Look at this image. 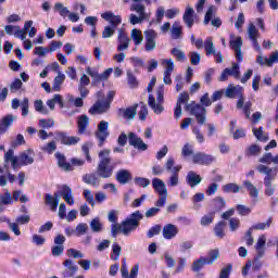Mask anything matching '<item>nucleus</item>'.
<instances>
[{
	"mask_svg": "<svg viewBox=\"0 0 278 278\" xmlns=\"http://www.w3.org/2000/svg\"><path fill=\"white\" fill-rule=\"evenodd\" d=\"M142 218H144V215H142L140 211H136L121 224H112V238H116L118 233H123V236H129L131 231H136L140 227V220H142Z\"/></svg>",
	"mask_w": 278,
	"mask_h": 278,
	"instance_id": "nucleus-1",
	"label": "nucleus"
},
{
	"mask_svg": "<svg viewBox=\"0 0 278 278\" xmlns=\"http://www.w3.org/2000/svg\"><path fill=\"white\" fill-rule=\"evenodd\" d=\"M34 155L33 150H25L15 156L14 150L11 149L4 153V162H11L13 170H18L22 166L34 164Z\"/></svg>",
	"mask_w": 278,
	"mask_h": 278,
	"instance_id": "nucleus-2",
	"label": "nucleus"
},
{
	"mask_svg": "<svg viewBox=\"0 0 278 278\" xmlns=\"http://www.w3.org/2000/svg\"><path fill=\"white\" fill-rule=\"evenodd\" d=\"M61 197L64 199L67 205L75 204V200L73 199V190L71 187H68V185H63L61 186L60 191L54 193V197L49 193L46 194V205H49L52 212H56Z\"/></svg>",
	"mask_w": 278,
	"mask_h": 278,
	"instance_id": "nucleus-3",
	"label": "nucleus"
},
{
	"mask_svg": "<svg viewBox=\"0 0 278 278\" xmlns=\"http://www.w3.org/2000/svg\"><path fill=\"white\" fill-rule=\"evenodd\" d=\"M110 150H102L99 152V164L97 166L98 176L102 179H110L112 175H114V169L116 168V164H112V157H110Z\"/></svg>",
	"mask_w": 278,
	"mask_h": 278,
	"instance_id": "nucleus-4",
	"label": "nucleus"
},
{
	"mask_svg": "<svg viewBox=\"0 0 278 278\" xmlns=\"http://www.w3.org/2000/svg\"><path fill=\"white\" fill-rule=\"evenodd\" d=\"M255 169L261 175H265L264 186H265V194L266 197H273L275 194V187H273V181H275L278 173L277 167H269L268 165L258 164Z\"/></svg>",
	"mask_w": 278,
	"mask_h": 278,
	"instance_id": "nucleus-5",
	"label": "nucleus"
},
{
	"mask_svg": "<svg viewBox=\"0 0 278 278\" xmlns=\"http://www.w3.org/2000/svg\"><path fill=\"white\" fill-rule=\"evenodd\" d=\"M185 110L186 112H189L191 116L195 117L198 125H205V122L207 121V109H205V106L191 101L186 104Z\"/></svg>",
	"mask_w": 278,
	"mask_h": 278,
	"instance_id": "nucleus-6",
	"label": "nucleus"
},
{
	"mask_svg": "<svg viewBox=\"0 0 278 278\" xmlns=\"http://www.w3.org/2000/svg\"><path fill=\"white\" fill-rule=\"evenodd\" d=\"M130 12H137L136 14H130L129 23L130 25H140L144 21H149V14H147V7L140 2H135L130 5Z\"/></svg>",
	"mask_w": 278,
	"mask_h": 278,
	"instance_id": "nucleus-7",
	"label": "nucleus"
},
{
	"mask_svg": "<svg viewBox=\"0 0 278 278\" xmlns=\"http://www.w3.org/2000/svg\"><path fill=\"white\" fill-rule=\"evenodd\" d=\"M33 25H34V21L25 22L23 29H21V26L7 25L4 27V31L9 36H15V38H21V40H26L27 31H29V28L33 27Z\"/></svg>",
	"mask_w": 278,
	"mask_h": 278,
	"instance_id": "nucleus-8",
	"label": "nucleus"
},
{
	"mask_svg": "<svg viewBox=\"0 0 278 278\" xmlns=\"http://www.w3.org/2000/svg\"><path fill=\"white\" fill-rule=\"evenodd\" d=\"M110 123H108L106 121H101L98 124V128L94 131V137L98 140V146L99 147H103V144H105V140H108V137L110 136Z\"/></svg>",
	"mask_w": 278,
	"mask_h": 278,
	"instance_id": "nucleus-9",
	"label": "nucleus"
},
{
	"mask_svg": "<svg viewBox=\"0 0 278 278\" xmlns=\"http://www.w3.org/2000/svg\"><path fill=\"white\" fill-rule=\"evenodd\" d=\"M77 270H79V266H77L75 261L66 258L63 262V270L61 271V275L63 278H72L74 275H77Z\"/></svg>",
	"mask_w": 278,
	"mask_h": 278,
	"instance_id": "nucleus-10",
	"label": "nucleus"
},
{
	"mask_svg": "<svg viewBox=\"0 0 278 278\" xmlns=\"http://www.w3.org/2000/svg\"><path fill=\"white\" fill-rule=\"evenodd\" d=\"M216 7L215 5H211L205 15H204V25H211L213 27H220L223 25V21H220V17H214L216 14Z\"/></svg>",
	"mask_w": 278,
	"mask_h": 278,
	"instance_id": "nucleus-11",
	"label": "nucleus"
},
{
	"mask_svg": "<svg viewBox=\"0 0 278 278\" xmlns=\"http://www.w3.org/2000/svg\"><path fill=\"white\" fill-rule=\"evenodd\" d=\"M213 162H216V157L212 154H205V152H197L192 156V163L200 164V166H210Z\"/></svg>",
	"mask_w": 278,
	"mask_h": 278,
	"instance_id": "nucleus-12",
	"label": "nucleus"
},
{
	"mask_svg": "<svg viewBox=\"0 0 278 278\" xmlns=\"http://www.w3.org/2000/svg\"><path fill=\"white\" fill-rule=\"evenodd\" d=\"M66 242V237L64 235H56L54 237V247L51 248V253L53 257H60L64 253V243Z\"/></svg>",
	"mask_w": 278,
	"mask_h": 278,
	"instance_id": "nucleus-13",
	"label": "nucleus"
},
{
	"mask_svg": "<svg viewBox=\"0 0 278 278\" xmlns=\"http://www.w3.org/2000/svg\"><path fill=\"white\" fill-rule=\"evenodd\" d=\"M248 38L251 40L254 49L256 51H262V46H260V41L257 39L260 38V30L255 27V24L251 23L248 26Z\"/></svg>",
	"mask_w": 278,
	"mask_h": 278,
	"instance_id": "nucleus-14",
	"label": "nucleus"
},
{
	"mask_svg": "<svg viewBox=\"0 0 278 278\" xmlns=\"http://www.w3.org/2000/svg\"><path fill=\"white\" fill-rule=\"evenodd\" d=\"M128 142L130 147H134L138 151H147V149H149V146L144 143L142 138L138 137L135 132L128 134Z\"/></svg>",
	"mask_w": 278,
	"mask_h": 278,
	"instance_id": "nucleus-15",
	"label": "nucleus"
},
{
	"mask_svg": "<svg viewBox=\"0 0 278 278\" xmlns=\"http://www.w3.org/2000/svg\"><path fill=\"white\" fill-rule=\"evenodd\" d=\"M110 102H105V100L101 101L98 100L90 109L89 114L94 116V114H105L106 112H110Z\"/></svg>",
	"mask_w": 278,
	"mask_h": 278,
	"instance_id": "nucleus-16",
	"label": "nucleus"
},
{
	"mask_svg": "<svg viewBox=\"0 0 278 278\" xmlns=\"http://www.w3.org/2000/svg\"><path fill=\"white\" fill-rule=\"evenodd\" d=\"M146 36V51H153L156 47L157 43L155 42L157 38V33L153 29H149L144 31Z\"/></svg>",
	"mask_w": 278,
	"mask_h": 278,
	"instance_id": "nucleus-17",
	"label": "nucleus"
},
{
	"mask_svg": "<svg viewBox=\"0 0 278 278\" xmlns=\"http://www.w3.org/2000/svg\"><path fill=\"white\" fill-rule=\"evenodd\" d=\"M188 101H190V94H188V91L181 92L176 102V109L174 111L175 118L181 117V103H186V105H188Z\"/></svg>",
	"mask_w": 278,
	"mask_h": 278,
	"instance_id": "nucleus-18",
	"label": "nucleus"
},
{
	"mask_svg": "<svg viewBox=\"0 0 278 278\" xmlns=\"http://www.w3.org/2000/svg\"><path fill=\"white\" fill-rule=\"evenodd\" d=\"M137 114H138V104H134L132 106L118 110V115L125 118L126 121H134Z\"/></svg>",
	"mask_w": 278,
	"mask_h": 278,
	"instance_id": "nucleus-19",
	"label": "nucleus"
},
{
	"mask_svg": "<svg viewBox=\"0 0 278 278\" xmlns=\"http://www.w3.org/2000/svg\"><path fill=\"white\" fill-rule=\"evenodd\" d=\"M101 16L104 21H108V23L111 25L110 27H113L114 29H116V27L123 23L121 15H114L112 11L104 12L101 14Z\"/></svg>",
	"mask_w": 278,
	"mask_h": 278,
	"instance_id": "nucleus-20",
	"label": "nucleus"
},
{
	"mask_svg": "<svg viewBox=\"0 0 278 278\" xmlns=\"http://www.w3.org/2000/svg\"><path fill=\"white\" fill-rule=\"evenodd\" d=\"M56 136V140H59L61 142V144H65V146H73V144H77V142H79V137H71L67 136L66 132H62V131H56L55 132Z\"/></svg>",
	"mask_w": 278,
	"mask_h": 278,
	"instance_id": "nucleus-21",
	"label": "nucleus"
},
{
	"mask_svg": "<svg viewBox=\"0 0 278 278\" xmlns=\"http://www.w3.org/2000/svg\"><path fill=\"white\" fill-rule=\"evenodd\" d=\"M230 48L235 51L236 59L238 62H242V37H237L235 40H230Z\"/></svg>",
	"mask_w": 278,
	"mask_h": 278,
	"instance_id": "nucleus-22",
	"label": "nucleus"
},
{
	"mask_svg": "<svg viewBox=\"0 0 278 278\" xmlns=\"http://www.w3.org/2000/svg\"><path fill=\"white\" fill-rule=\"evenodd\" d=\"M138 270H139V266L135 265L131 267L130 274H129V270L127 269V262L125 261V258L122 261L121 273L123 278H137Z\"/></svg>",
	"mask_w": 278,
	"mask_h": 278,
	"instance_id": "nucleus-23",
	"label": "nucleus"
},
{
	"mask_svg": "<svg viewBox=\"0 0 278 278\" xmlns=\"http://www.w3.org/2000/svg\"><path fill=\"white\" fill-rule=\"evenodd\" d=\"M152 187L160 197H168V190L166 189V184H164V180L154 178L152 180Z\"/></svg>",
	"mask_w": 278,
	"mask_h": 278,
	"instance_id": "nucleus-24",
	"label": "nucleus"
},
{
	"mask_svg": "<svg viewBox=\"0 0 278 278\" xmlns=\"http://www.w3.org/2000/svg\"><path fill=\"white\" fill-rule=\"evenodd\" d=\"M182 21L185 25H187L188 29H192V25H194V9L190 5L186 8Z\"/></svg>",
	"mask_w": 278,
	"mask_h": 278,
	"instance_id": "nucleus-25",
	"label": "nucleus"
},
{
	"mask_svg": "<svg viewBox=\"0 0 278 278\" xmlns=\"http://www.w3.org/2000/svg\"><path fill=\"white\" fill-rule=\"evenodd\" d=\"M177 233H179V228L173 224H167L163 227V238L165 240H173Z\"/></svg>",
	"mask_w": 278,
	"mask_h": 278,
	"instance_id": "nucleus-26",
	"label": "nucleus"
},
{
	"mask_svg": "<svg viewBox=\"0 0 278 278\" xmlns=\"http://www.w3.org/2000/svg\"><path fill=\"white\" fill-rule=\"evenodd\" d=\"M224 92L227 99H236V97H242V87L240 85H229Z\"/></svg>",
	"mask_w": 278,
	"mask_h": 278,
	"instance_id": "nucleus-27",
	"label": "nucleus"
},
{
	"mask_svg": "<svg viewBox=\"0 0 278 278\" xmlns=\"http://www.w3.org/2000/svg\"><path fill=\"white\" fill-rule=\"evenodd\" d=\"M99 177L100 176L97 173L85 174L83 176V181L88 186H93L94 188H98L99 184H101V179Z\"/></svg>",
	"mask_w": 278,
	"mask_h": 278,
	"instance_id": "nucleus-28",
	"label": "nucleus"
},
{
	"mask_svg": "<svg viewBox=\"0 0 278 278\" xmlns=\"http://www.w3.org/2000/svg\"><path fill=\"white\" fill-rule=\"evenodd\" d=\"M256 255L258 258L264 257L266 253V235H261L255 244Z\"/></svg>",
	"mask_w": 278,
	"mask_h": 278,
	"instance_id": "nucleus-29",
	"label": "nucleus"
},
{
	"mask_svg": "<svg viewBox=\"0 0 278 278\" xmlns=\"http://www.w3.org/2000/svg\"><path fill=\"white\" fill-rule=\"evenodd\" d=\"M12 203H14V199L9 190H5L4 193H0V212H5V206L12 205Z\"/></svg>",
	"mask_w": 278,
	"mask_h": 278,
	"instance_id": "nucleus-30",
	"label": "nucleus"
},
{
	"mask_svg": "<svg viewBox=\"0 0 278 278\" xmlns=\"http://www.w3.org/2000/svg\"><path fill=\"white\" fill-rule=\"evenodd\" d=\"M186 181L190 188H195V186H199L201 181H203V178H201V175H198L193 170H190L186 176Z\"/></svg>",
	"mask_w": 278,
	"mask_h": 278,
	"instance_id": "nucleus-31",
	"label": "nucleus"
},
{
	"mask_svg": "<svg viewBox=\"0 0 278 278\" xmlns=\"http://www.w3.org/2000/svg\"><path fill=\"white\" fill-rule=\"evenodd\" d=\"M130 39L125 31L119 30L117 51H127L129 49Z\"/></svg>",
	"mask_w": 278,
	"mask_h": 278,
	"instance_id": "nucleus-32",
	"label": "nucleus"
},
{
	"mask_svg": "<svg viewBox=\"0 0 278 278\" xmlns=\"http://www.w3.org/2000/svg\"><path fill=\"white\" fill-rule=\"evenodd\" d=\"M148 105L149 108H151V110L154 112V114H162V112H164V104L160 103V102H155V97H153V94H149L148 98Z\"/></svg>",
	"mask_w": 278,
	"mask_h": 278,
	"instance_id": "nucleus-33",
	"label": "nucleus"
},
{
	"mask_svg": "<svg viewBox=\"0 0 278 278\" xmlns=\"http://www.w3.org/2000/svg\"><path fill=\"white\" fill-rule=\"evenodd\" d=\"M16 121V116L9 114L5 115L0 122V134H5L9 127H12V123Z\"/></svg>",
	"mask_w": 278,
	"mask_h": 278,
	"instance_id": "nucleus-34",
	"label": "nucleus"
},
{
	"mask_svg": "<svg viewBox=\"0 0 278 278\" xmlns=\"http://www.w3.org/2000/svg\"><path fill=\"white\" fill-rule=\"evenodd\" d=\"M130 179H131V172H129L128 169H119L116 173V180L122 186H125V184H129Z\"/></svg>",
	"mask_w": 278,
	"mask_h": 278,
	"instance_id": "nucleus-35",
	"label": "nucleus"
},
{
	"mask_svg": "<svg viewBox=\"0 0 278 278\" xmlns=\"http://www.w3.org/2000/svg\"><path fill=\"white\" fill-rule=\"evenodd\" d=\"M182 30H184V27L181 26V22L179 21L174 22L170 29V36L173 40H179V38H181Z\"/></svg>",
	"mask_w": 278,
	"mask_h": 278,
	"instance_id": "nucleus-36",
	"label": "nucleus"
},
{
	"mask_svg": "<svg viewBox=\"0 0 278 278\" xmlns=\"http://www.w3.org/2000/svg\"><path fill=\"white\" fill-rule=\"evenodd\" d=\"M55 157L60 168L66 172L73 170V166H71V163L66 162V156H64V154L56 152Z\"/></svg>",
	"mask_w": 278,
	"mask_h": 278,
	"instance_id": "nucleus-37",
	"label": "nucleus"
},
{
	"mask_svg": "<svg viewBox=\"0 0 278 278\" xmlns=\"http://www.w3.org/2000/svg\"><path fill=\"white\" fill-rule=\"evenodd\" d=\"M89 124L90 118H88V115H80L77 121L78 134H86Z\"/></svg>",
	"mask_w": 278,
	"mask_h": 278,
	"instance_id": "nucleus-38",
	"label": "nucleus"
},
{
	"mask_svg": "<svg viewBox=\"0 0 278 278\" xmlns=\"http://www.w3.org/2000/svg\"><path fill=\"white\" fill-rule=\"evenodd\" d=\"M258 162L261 164H267L270 165V164H276L278 165V154L276 156H273V153L268 152V153H265L263 154V156L258 160Z\"/></svg>",
	"mask_w": 278,
	"mask_h": 278,
	"instance_id": "nucleus-39",
	"label": "nucleus"
},
{
	"mask_svg": "<svg viewBox=\"0 0 278 278\" xmlns=\"http://www.w3.org/2000/svg\"><path fill=\"white\" fill-rule=\"evenodd\" d=\"M243 186L252 199H257L260 197V190H257V187H255V185H253L251 181L244 180Z\"/></svg>",
	"mask_w": 278,
	"mask_h": 278,
	"instance_id": "nucleus-40",
	"label": "nucleus"
},
{
	"mask_svg": "<svg viewBox=\"0 0 278 278\" xmlns=\"http://www.w3.org/2000/svg\"><path fill=\"white\" fill-rule=\"evenodd\" d=\"M89 227L93 233H101L103 231V223H101V218L99 217L91 219Z\"/></svg>",
	"mask_w": 278,
	"mask_h": 278,
	"instance_id": "nucleus-41",
	"label": "nucleus"
},
{
	"mask_svg": "<svg viewBox=\"0 0 278 278\" xmlns=\"http://www.w3.org/2000/svg\"><path fill=\"white\" fill-rule=\"evenodd\" d=\"M260 153H262V148L256 143L251 144L245 150V156L247 157H255V156L260 155Z\"/></svg>",
	"mask_w": 278,
	"mask_h": 278,
	"instance_id": "nucleus-42",
	"label": "nucleus"
},
{
	"mask_svg": "<svg viewBox=\"0 0 278 278\" xmlns=\"http://www.w3.org/2000/svg\"><path fill=\"white\" fill-rule=\"evenodd\" d=\"M64 79H66V75L59 72L52 85V89L54 90V92H60L61 87L64 84Z\"/></svg>",
	"mask_w": 278,
	"mask_h": 278,
	"instance_id": "nucleus-43",
	"label": "nucleus"
},
{
	"mask_svg": "<svg viewBox=\"0 0 278 278\" xmlns=\"http://www.w3.org/2000/svg\"><path fill=\"white\" fill-rule=\"evenodd\" d=\"M226 227H227V223L226 222H219L214 227L215 236L217 238H219L220 240H223V238H225V228Z\"/></svg>",
	"mask_w": 278,
	"mask_h": 278,
	"instance_id": "nucleus-44",
	"label": "nucleus"
},
{
	"mask_svg": "<svg viewBox=\"0 0 278 278\" xmlns=\"http://www.w3.org/2000/svg\"><path fill=\"white\" fill-rule=\"evenodd\" d=\"M126 77H127L129 88H138L139 86L138 78L136 77L134 72H131V70H127Z\"/></svg>",
	"mask_w": 278,
	"mask_h": 278,
	"instance_id": "nucleus-45",
	"label": "nucleus"
},
{
	"mask_svg": "<svg viewBox=\"0 0 278 278\" xmlns=\"http://www.w3.org/2000/svg\"><path fill=\"white\" fill-rule=\"evenodd\" d=\"M216 216V212H210L206 215H204L201 220H200V225H202V227H207L210 225H212V223H214V217Z\"/></svg>",
	"mask_w": 278,
	"mask_h": 278,
	"instance_id": "nucleus-46",
	"label": "nucleus"
},
{
	"mask_svg": "<svg viewBox=\"0 0 278 278\" xmlns=\"http://www.w3.org/2000/svg\"><path fill=\"white\" fill-rule=\"evenodd\" d=\"M54 11L59 12V14H60V16H62V18H66V16L68 14H71V11L68 10V8L64 7V4L61 2H56L54 4Z\"/></svg>",
	"mask_w": 278,
	"mask_h": 278,
	"instance_id": "nucleus-47",
	"label": "nucleus"
},
{
	"mask_svg": "<svg viewBox=\"0 0 278 278\" xmlns=\"http://www.w3.org/2000/svg\"><path fill=\"white\" fill-rule=\"evenodd\" d=\"M204 49H205L206 55H214L216 48L214 47V41L212 40V37L206 38L204 42Z\"/></svg>",
	"mask_w": 278,
	"mask_h": 278,
	"instance_id": "nucleus-48",
	"label": "nucleus"
},
{
	"mask_svg": "<svg viewBox=\"0 0 278 278\" xmlns=\"http://www.w3.org/2000/svg\"><path fill=\"white\" fill-rule=\"evenodd\" d=\"M270 225H273V217H269L266 223H258L250 227V229L253 230H261L264 231V229L270 228Z\"/></svg>",
	"mask_w": 278,
	"mask_h": 278,
	"instance_id": "nucleus-49",
	"label": "nucleus"
},
{
	"mask_svg": "<svg viewBox=\"0 0 278 278\" xmlns=\"http://www.w3.org/2000/svg\"><path fill=\"white\" fill-rule=\"evenodd\" d=\"M205 264H207V258L202 256L193 262L191 270H193V273H199Z\"/></svg>",
	"mask_w": 278,
	"mask_h": 278,
	"instance_id": "nucleus-50",
	"label": "nucleus"
},
{
	"mask_svg": "<svg viewBox=\"0 0 278 278\" xmlns=\"http://www.w3.org/2000/svg\"><path fill=\"white\" fill-rule=\"evenodd\" d=\"M130 38L134 40L135 45H142V40H144V38L142 37V31L138 30L137 28H134L131 30V35Z\"/></svg>",
	"mask_w": 278,
	"mask_h": 278,
	"instance_id": "nucleus-51",
	"label": "nucleus"
},
{
	"mask_svg": "<svg viewBox=\"0 0 278 278\" xmlns=\"http://www.w3.org/2000/svg\"><path fill=\"white\" fill-rule=\"evenodd\" d=\"M223 191L227 192V193L236 194V193L240 192V186H238L233 182H229V184H226L225 186H223Z\"/></svg>",
	"mask_w": 278,
	"mask_h": 278,
	"instance_id": "nucleus-52",
	"label": "nucleus"
},
{
	"mask_svg": "<svg viewBox=\"0 0 278 278\" xmlns=\"http://www.w3.org/2000/svg\"><path fill=\"white\" fill-rule=\"evenodd\" d=\"M56 149H58V143H55L54 140L41 147V151H43V153H48L49 155H51L54 151H56Z\"/></svg>",
	"mask_w": 278,
	"mask_h": 278,
	"instance_id": "nucleus-53",
	"label": "nucleus"
},
{
	"mask_svg": "<svg viewBox=\"0 0 278 278\" xmlns=\"http://www.w3.org/2000/svg\"><path fill=\"white\" fill-rule=\"evenodd\" d=\"M218 257H220V252L218 250H211L208 252V257L206 258V264H214V262H216V260H218Z\"/></svg>",
	"mask_w": 278,
	"mask_h": 278,
	"instance_id": "nucleus-54",
	"label": "nucleus"
},
{
	"mask_svg": "<svg viewBox=\"0 0 278 278\" xmlns=\"http://www.w3.org/2000/svg\"><path fill=\"white\" fill-rule=\"evenodd\" d=\"M162 65L165 67L164 73H173L175 71V63L173 59H164Z\"/></svg>",
	"mask_w": 278,
	"mask_h": 278,
	"instance_id": "nucleus-55",
	"label": "nucleus"
},
{
	"mask_svg": "<svg viewBox=\"0 0 278 278\" xmlns=\"http://www.w3.org/2000/svg\"><path fill=\"white\" fill-rule=\"evenodd\" d=\"M228 75L235 77V79H240V65L238 63H232V67H228Z\"/></svg>",
	"mask_w": 278,
	"mask_h": 278,
	"instance_id": "nucleus-56",
	"label": "nucleus"
},
{
	"mask_svg": "<svg viewBox=\"0 0 278 278\" xmlns=\"http://www.w3.org/2000/svg\"><path fill=\"white\" fill-rule=\"evenodd\" d=\"M181 155H182V157H190V155L193 156L194 155V148L192 146H190V143H186L182 147Z\"/></svg>",
	"mask_w": 278,
	"mask_h": 278,
	"instance_id": "nucleus-57",
	"label": "nucleus"
},
{
	"mask_svg": "<svg viewBox=\"0 0 278 278\" xmlns=\"http://www.w3.org/2000/svg\"><path fill=\"white\" fill-rule=\"evenodd\" d=\"M34 108L36 112H39L40 114H49V110L45 108L42 100H36L34 103Z\"/></svg>",
	"mask_w": 278,
	"mask_h": 278,
	"instance_id": "nucleus-58",
	"label": "nucleus"
},
{
	"mask_svg": "<svg viewBox=\"0 0 278 278\" xmlns=\"http://www.w3.org/2000/svg\"><path fill=\"white\" fill-rule=\"evenodd\" d=\"M135 184L136 186H139V188H147L148 186H151V180L144 177H136Z\"/></svg>",
	"mask_w": 278,
	"mask_h": 278,
	"instance_id": "nucleus-59",
	"label": "nucleus"
},
{
	"mask_svg": "<svg viewBox=\"0 0 278 278\" xmlns=\"http://www.w3.org/2000/svg\"><path fill=\"white\" fill-rule=\"evenodd\" d=\"M76 236H85V233H88V224L80 223L76 226L75 230Z\"/></svg>",
	"mask_w": 278,
	"mask_h": 278,
	"instance_id": "nucleus-60",
	"label": "nucleus"
},
{
	"mask_svg": "<svg viewBox=\"0 0 278 278\" xmlns=\"http://www.w3.org/2000/svg\"><path fill=\"white\" fill-rule=\"evenodd\" d=\"M161 231H162V225L157 224L148 230L147 236L148 238H153L154 236H160Z\"/></svg>",
	"mask_w": 278,
	"mask_h": 278,
	"instance_id": "nucleus-61",
	"label": "nucleus"
},
{
	"mask_svg": "<svg viewBox=\"0 0 278 278\" xmlns=\"http://www.w3.org/2000/svg\"><path fill=\"white\" fill-rule=\"evenodd\" d=\"M213 203L217 212H220V210H223V207H225L226 205L225 199H223L222 197H216L215 199H213Z\"/></svg>",
	"mask_w": 278,
	"mask_h": 278,
	"instance_id": "nucleus-62",
	"label": "nucleus"
},
{
	"mask_svg": "<svg viewBox=\"0 0 278 278\" xmlns=\"http://www.w3.org/2000/svg\"><path fill=\"white\" fill-rule=\"evenodd\" d=\"M266 66H273L278 63V51L273 52L269 58H265Z\"/></svg>",
	"mask_w": 278,
	"mask_h": 278,
	"instance_id": "nucleus-63",
	"label": "nucleus"
},
{
	"mask_svg": "<svg viewBox=\"0 0 278 278\" xmlns=\"http://www.w3.org/2000/svg\"><path fill=\"white\" fill-rule=\"evenodd\" d=\"M233 268V265L228 264L225 266L220 273H219V278H229V275H231V269Z\"/></svg>",
	"mask_w": 278,
	"mask_h": 278,
	"instance_id": "nucleus-64",
	"label": "nucleus"
}]
</instances>
